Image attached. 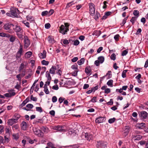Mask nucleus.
Instances as JSON below:
<instances>
[{
  "label": "nucleus",
  "instance_id": "nucleus-7",
  "mask_svg": "<svg viewBox=\"0 0 148 148\" xmlns=\"http://www.w3.org/2000/svg\"><path fill=\"white\" fill-rule=\"evenodd\" d=\"M140 117L141 119H147L148 116V113L145 111H142L139 114Z\"/></svg>",
  "mask_w": 148,
  "mask_h": 148
},
{
  "label": "nucleus",
  "instance_id": "nucleus-32",
  "mask_svg": "<svg viewBox=\"0 0 148 148\" xmlns=\"http://www.w3.org/2000/svg\"><path fill=\"white\" fill-rule=\"evenodd\" d=\"M49 42L50 43H53L54 42V40L53 38L51 37L50 36H49L48 38Z\"/></svg>",
  "mask_w": 148,
  "mask_h": 148
},
{
  "label": "nucleus",
  "instance_id": "nucleus-4",
  "mask_svg": "<svg viewBox=\"0 0 148 148\" xmlns=\"http://www.w3.org/2000/svg\"><path fill=\"white\" fill-rule=\"evenodd\" d=\"M89 10L90 13V14L92 16L95 13V5L94 4L92 3L89 4Z\"/></svg>",
  "mask_w": 148,
  "mask_h": 148
},
{
  "label": "nucleus",
  "instance_id": "nucleus-60",
  "mask_svg": "<svg viewBox=\"0 0 148 148\" xmlns=\"http://www.w3.org/2000/svg\"><path fill=\"white\" fill-rule=\"evenodd\" d=\"M119 34H116L114 36V38L116 41H118L119 40Z\"/></svg>",
  "mask_w": 148,
  "mask_h": 148
},
{
  "label": "nucleus",
  "instance_id": "nucleus-48",
  "mask_svg": "<svg viewBox=\"0 0 148 148\" xmlns=\"http://www.w3.org/2000/svg\"><path fill=\"white\" fill-rule=\"evenodd\" d=\"M32 52L31 51H29L28 52H27L26 54L25 55L27 56V57L28 58H29L31 55H32Z\"/></svg>",
  "mask_w": 148,
  "mask_h": 148
},
{
  "label": "nucleus",
  "instance_id": "nucleus-12",
  "mask_svg": "<svg viewBox=\"0 0 148 148\" xmlns=\"http://www.w3.org/2000/svg\"><path fill=\"white\" fill-rule=\"evenodd\" d=\"M24 47L25 48H27L29 45L30 42L28 38H25L24 39Z\"/></svg>",
  "mask_w": 148,
  "mask_h": 148
},
{
  "label": "nucleus",
  "instance_id": "nucleus-8",
  "mask_svg": "<svg viewBox=\"0 0 148 148\" xmlns=\"http://www.w3.org/2000/svg\"><path fill=\"white\" fill-rule=\"evenodd\" d=\"M12 27L13 29L16 33L20 32L22 30L21 27L16 24L13 25V24Z\"/></svg>",
  "mask_w": 148,
  "mask_h": 148
},
{
  "label": "nucleus",
  "instance_id": "nucleus-15",
  "mask_svg": "<svg viewBox=\"0 0 148 148\" xmlns=\"http://www.w3.org/2000/svg\"><path fill=\"white\" fill-rule=\"evenodd\" d=\"M17 119H12L9 120L8 121V124L10 125H12L13 124L16 123Z\"/></svg>",
  "mask_w": 148,
  "mask_h": 148
},
{
  "label": "nucleus",
  "instance_id": "nucleus-28",
  "mask_svg": "<svg viewBox=\"0 0 148 148\" xmlns=\"http://www.w3.org/2000/svg\"><path fill=\"white\" fill-rule=\"evenodd\" d=\"M98 59L100 63L101 64L103 62L104 60V58L103 56H100L98 57Z\"/></svg>",
  "mask_w": 148,
  "mask_h": 148
},
{
  "label": "nucleus",
  "instance_id": "nucleus-27",
  "mask_svg": "<svg viewBox=\"0 0 148 148\" xmlns=\"http://www.w3.org/2000/svg\"><path fill=\"white\" fill-rule=\"evenodd\" d=\"M23 46L22 45H20V46L19 49L18 51L16 53V54L22 55V52L23 51Z\"/></svg>",
  "mask_w": 148,
  "mask_h": 148
},
{
  "label": "nucleus",
  "instance_id": "nucleus-31",
  "mask_svg": "<svg viewBox=\"0 0 148 148\" xmlns=\"http://www.w3.org/2000/svg\"><path fill=\"white\" fill-rule=\"evenodd\" d=\"M62 42L65 45H67L69 43V40L65 39H62L61 40V42Z\"/></svg>",
  "mask_w": 148,
  "mask_h": 148
},
{
  "label": "nucleus",
  "instance_id": "nucleus-47",
  "mask_svg": "<svg viewBox=\"0 0 148 148\" xmlns=\"http://www.w3.org/2000/svg\"><path fill=\"white\" fill-rule=\"evenodd\" d=\"M48 12L47 11H45L42 12L41 13V15L43 16H45L48 15Z\"/></svg>",
  "mask_w": 148,
  "mask_h": 148
},
{
  "label": "nucleus",
  "instance_id": "nucleus-17",
  "mask_svg": "<svg viewBox=\"0 0 148 148\" xmlns=\"http://www.w3.org/2000/svg\"><path fill=\"white\" fill-rule=\"evenodd\" d=\"M49 72V73L48 71H47L46 73V76L47 78V80H48V85H49L50 82V81L51 79V77L50 74Z\"/></svg>",
  "mask_w": 148,
  "mask_h": 148
},
{
  "label": "nucleus",
  "instance_id": "nucleus-26",
  "mask_svg": "<svg viewBox=\"0 0 148 148\" xmlns=\"http://www.w3.org/2000/svg\"><path fill=\"white\" fill-rule=\"evenodd\" d=\"M44 91L45 93L46 94H49V92L48 90L47 85L46 84H45L44 85Z\"/></svg>",
  "mask_w": 148,
  "mask_h": 148
},
{
  "label": "nucleus",
  "instance_id": "nucleus-21",
  "mask_svg": "<svg viewBox=\"0 0 148 148\" xmlns=\"http://www.w3.org/2000/svg\"><path fill=\"white\" fill-rule=\"evenodd\" d=\"M133 137L134 138V140L135 141L140 140L142 138V136L140 135H134L133 136Z\"/></svg>",
  "mask_w": 148,
  "mask_h": 148
},
{
  "label": "nucleus",
  "instance_id": "nucleus-42",
  "mask_svg": "<svg viewBox=\"0 0 148 148\" xmlns=\"http://www.w3.org/2000/svg\"><path fill=\"white\" fill-rule=\"evenodd\" d=\"M116 55L114 53H113L110 56V58L111 60H114L116 59Z\"/></svg>",
  "mask_w": 148,
  "mask_h": 148
},
{
  "label": "nucleus",
  "instance_id": "nucleus-38",
  "mask_svg": "<svg viewBox=\"0 0 148 148\" xmlns=\"http://www.w3.org/2000/svg\"><path fill=\"white\" fill-rule=\"evenodd\" d=\"M100 16V14L99 13L97 12H96L95 14V19L96 20L98 19L99 18Z\"/></svg>",
  "mask_w": 148,
  "mask_h": 148
},
{
  "label": "nucleus",
  "instance_id": "nucleus-2",
  "mask_svg": "<svg viewBox=\"0 0 148 148\" xmlns=\"http://www.w3.org/2000/svg\"><path fill=\"white\" fill-rule=\"evenodd\" d=\"M13 24L10 23H7L3 26V29L6 30H8V32L10 33H12V31L10 28L12 26Z\"/></svg>",
  "mask_w": 148,
  "mask_h": 148
},
{
  "label": "nucleus",
  "instance_id": "nucleus-13",
  "mask_svg": "<svg viewBox=\"0 0 148 148\" xmlns=\"http://www.w3.org/2000/svg\"><path fill=\"white\" fill-rule=\"evenodd\" d=\"M39 57L41 59L45 58L46 56V52L45 50H44L43 53H40L39 54Z\"/></svg>",
  "mask_w": 148,
  "mask_h": 148
},
{
  "label": "nucleus",
  "instance_id": "nucleus-54",
  "mask_svg": "<svg viewBox=\"0 0 148 148\" xmlns=\"http://www.w3.org/2000/svg\"><path fill=\"white\" fill-rule=\"evenodd\" d=\"M51 27V25L49 23H46L45 25V27L46 29H48L50 28Z\"/></svg>",
  "mask_w": 148,
  "mask_h": 148
},
{
  "label": "nucleus",
  "instance_id": "nucleus-19",
  "mask_svg": "<svg viewBox=\"0 0 148 148\" xmlns=\"http://www.w3.org/2000/svg\"><path fill=\"white\" fill-rule=\"evenodd\" d=\"M129 127H125V129L124 130L123 135L125 136H127L129 132Z\"/></svg>",
  "mask_w": 148,
  "mask_h": 148
},
{
  "label": "nucleus",
  "instance_id": "nucleus-3",
  "mask_svg": "<svg viewBox=\"0 0 148 148\" xmlns=\"http://www.w3.org/2000/svg\"><path fill=\"white\" fill-rule=\"evenodd\" d=\"M69 30V28H66L65 27L62 25L60 27L59 32L62 33L63 34H65Z\"/></svg>",
  "mask_w": 148,
  "mask_h": 148
},
{
  "label": "nucleus",
  "instance_id": "nucleus-16",
  "mask_svg": "<svg viewBox=\"0 0 148 148\" xmlns=\"http://www.w3.org/2000/svg\"><path fill=\"white\" fill-rule=\"evenodd\" d=\"M29 101V97H27L25 100H24L22 103L19 105L20 108H22Z\"/></svg>",
  "mask_w": 148,
  "mask_h": 148
},
{
  "label": "nucleus",
  "instance_id": "nucleus-24",
  "mask_svg": "<svg viewBox=\"0 0 148 148\" xmlns=\"http://www.w3.org/2000/svg\"><path fill=\"white\" fill-rule=\"evenodd\" d=\"M10 127H6L5 128V133L6 136H10Z\"/></svg>",
  "mask_w": 148,
  "mask_h": 148
},
{
  "label": "nucleus",
  "instance_id": "nucleus-6",
  "mask_svg": "<svg viewBox=\"0 0 148 148\" xmlns=\"http://www.w3.org/2000/svg\"><path fill=\"white\" fill-rule=\"evenodd\" d=\"M11 12L12 16L16 17H18L19 11L18 9L14 8L11 11Z\"/></svg>",
  "mask_w": 148,
  "mask_h": 148
},
{
  "label": "nucleus",
  "instance_id": "nucleus-36",
  "mask_svg": "<svg viewBox=\"0 0 148 148\" xmlns=\"http://www.w3.org/2000/svg\"><path fill=\"white\" fill-rule=\"evenodd\" d=\"M26 18L27 21H33L34 19L31 16H26Z\"/></svg>",
  "mask_w": 148,
  "mask_h": 148
},
{
  "label": "nucleus",
  "instance_id": "nucleus-61",
  "mask_svg": "<svg viewBox=\"0 0 148 148\" xmlns=\"http://www.w3.org/2000/svg\"><path fill=\"white\" fill-rule=\"evenodd\" d=\"M19 127V125L17 124L16 125H14L12 126L13 129H14L15 130L18 129Z\"/></svg>",
  "mask_w": 148,
  "mask_h": 148
},
{
  "label": "nucleus",
  "instance_id": "nucleus-23",
  "mask_svg": "<svg viewBox=\"0 0 148 148\" xmlns=\"http://www.w3.org/2000/svg\"><path fill=\"white\" fill-rule=\"evenodd\" d=\"M101 32L100 31L95 30L92 33L93 35L98 36L101 34Z\"/></svg>",
  "mask_w": 148,
  "mask_h": 148
},
{
  "label": "nucleus",
  "instance_id": "nucleus-51",
  "mask_svg": "<svg viewBox=\"0 0 148 148\" xmlns=\"http://www.w3.org/2000/svg\"><path fill=\"white\" fill-rule=\"evenodd\" d=\"M79 43V41L77 40H76L74 41L73 45H74L77 46L78 45Z\"/></svg>",
  "mask_w": 148,
  "mask_h": 148
},
{
  "label": "nucleus",
  "instance_id": "nucleus-53",
  "mask_svg": "<svg viewBox=\"0 0 148 148\" xmlns=\"http://www.w3.org/2000/svg\"><path fill=\"white\" fill-rule=\"evenodd\" d=\"M77 66H78L77 64H75L72 65L71 67L73 69H78Z\"/></svg>",
  "mask_w": 148,
  "mask_h": 148
},
{
  "label": "nucleus",
  "instance_id": "nucleus-14",
  "mask_svg": "<svg viewBox=\"0 0 148 148\" xmlns=\"http://www.w3.org/2000/svg\"><path fill=\"white\" fill-rule=\"evenodd\" d=\"M21 129L23 130H26L27 127V123L26 122L23 121L21 124Z\"/></svg>",
  "mask_w": 148,
  "mask_h": 148
},
{
  "label": "nucleus",
  "instance_id": "nucleus-46",
  "mask_svg": "<svg viewBox=\"0 0 148 148\" xmlns=\"http://www.w3.org/2000/svg\"><path fill=\"white\" fill-rule=\"evenodd\" d=\"M16 34L19 38L21 39L23 38V35L20 32H17Z\"/></svg>",
  "mask_w": 148,
  "mask_h": 148
},
{
  "label": "nucleus",
  "instance_id": "nucleus-11",
  "mask_svg": "<svg viewBox=\"0 0 148 148\" xmlns=\"http://www.w3.org/2000/svg\"><path fill=\"white\" fill-rule=\"evenodd\" d=\"M84 136L85 139L89 141H90L92 139V136L88 133H85L84 134Z\"/></svg>",
  "mask_w": 148,
  "mask_h": 148
},
{
  "label": "nucleus",
  "instance_id": "nucleus-59",
  "mask_svg": "<svg viewBox=\"0 0 148 148\" xmlns=\"http://www.w3.org/2000/svg\"><path fill=\"white\" fill-rule=\"evenodd\" d=\"M113 103V99H110V101L107 103V104L109 105H112Z\"/></svg>",
  "mask_w": 148,
  "mask_h": 148
},
{
  "label": "nucleus",
  "instance_id": "nucleus-55",
  "mask_svg": "<svg viewBox=\"0 0 148 148\" xmlns=\"http://www.w3.org/2000/svg\"><path fill=\"white\" fill-rule=\"evenodd\" d=\"M65 98L62 97H60L58 99V101L60 103H61L63 102V101L64 100Z\"/></svg>",
  "mask_w": 148,
  "mask_h": 148
},
{
  "label": "nucleus",
  "instance_id": "nucleus-41",
  "mask_svg": "<svg viewBox=\"0 0 148 148\" xmlns=\"http://www.w3.org/2000/svg\"><path fill=\"white\" fill-rule=\"evenodd\" d=\"M113 80L112 79L109 80L108 82H107V84L108 86H112V85H113Z\"/></svg>",
  "mask_w": 148,
  "mask_h": 148
},
{
  "label": "nucleus",
  "instance_id": "nucleus-22",
  "mask_svg": "<svg viewBox=\"0 0 148 148\" xmlns=\"http://www.w3.org/2000/svg\"><path fill=\"white\" fill-rule=\"evenodd\" d=\"M58 131L60 132H64L65 131L63 127L61 125H58Z\"/></svg>",
  "mask_w": 148,
  "mask_h": 148
},
{
  "label": "nucleus",
  "instance_id": "nucleus-43",
  "mask_svg": "<svg viewBox=\"0 0 148 148\" xmlns=\"http://www.w3.org/2000/svg\"><path fill=\"white\" fill-rule=\"evenodd\" d=\"M128 49L124 50L122 52L121 55L122 56H125L128 53Z\"/></svg>",
  "mask_w": 148,
  "mask_h": 148
},
{
  "label": "nucleus",
  "instance_id": "nucleus-45",
  "mask_svg": "<svg viewBox=\"0 0 148 148\" xmlns=\"http://www.w3.org/2000/svg\"><path fill=\"white\" fill-rule=\"evenodd\" d=\"M36 110L40 112H42V109L41 107H36Z\"/></svg>",
  "mask_w": 148,
  "mask_h": 148
},
{
  "label": "nucleus",
  "instance_id": "nucleus-35",
  "mask_svg": "<svg viewBox=\"0 0 148 148\" xmlns=\"http://www.w3.org/2000/svg\"><path fill=\"white\" fill-rule=\"evenodd\" d=\"M15 40V38L14 36L13 35H11L10 37L9 40L10 41L13 42Z\"/></svg>",
  "mask_w": 148,
  "mask_h": 148
},
{
  "label": "nucleus",
  "instance_id": "nucleus-34",
  "mask_svg": "<svg viewBox=\"0 0 148 148\" xmlns=\"http://www.w3.org/2000/svg\"><path fill=\"white\" fill-rule=\"evenodd\" d=\"M137 17H133L131 19L130 21L132 23V25L134 24L136 20Z\"/></svg>",
  "mask_w": 148,
  "mask_h": 148
},
{
  "label": "nucleus",
  "instance_id": "nucleus-49",
  "mask_svg": "<svg viewBox=\"0 0 148 148\" xmlns=\"http://www.w3.org/2000/svg\"><path fill=\"white\" fill-rule=\"evenodd\" d=\"M33 105L31 104H28L26 106V107L29 109H32L33 107Z\"/></svg>",
  "mask_w": 148,
  "mask_h": 148
},
{
  "label": "nucleus",
  "instance_id": "nucleus-33",
  "mask_svg": "<svg viewBox=\"0 0 148 148\" xmlns=\"http://www.w3.org/2000/svg\"><path fill=\"white\" fill-rule=\"evenodd\" d=\"M127 71V70H125L123 71L122 73V77L123 78H125L126 77V73Z\"/></svg>",
  "mask_w": 148,
  "mask_h": 148
},
{
  "label": "nucleus",
  "instance_id": "nucleus-30",
  "mask_svg": "<svg viewBox=\"0 0 148 148\" xmlns=\"http://www.w3.org/2000/svg\"><path fill=\"white\" fill-rule=\"evenodd\" d=\"M101 87V84L100 83L99 85H97L95 87H93L91 88L93 92H95L96 90L98 89V88H99Z\"/></svg>",
  "mask_w": 148,
  "mask_h": 148
},
{
  "label": "nucleus",
  "instance_id": "nucleus-63",
  "mask_svg": "<svg viewBox=\"0 0 148 148\" xmlns=\"http://www.w3.org/2000/svg\"><path fill=\"white\" fill-rule=\"evenodd\" d=\"M96 97H94L91 99L90 101H91L93 103L97 101H96Z\"/></svg>",
  "mask_w": 148,
  "mask_h": 148
},
{
  "label": "nucleus",
  "instance_id": "nucleus-39",
  "mask_svg": "<svg viewBox=\"0 0 148 148\" xmlns=\"http://www.w3.org/2000/svg\"><path fill=\"white\" fill-rule=\"evenodd\" d=\"M133 14L134 16H137V17L139 16V12L137 10H134L133 12Z\"/></svg>",
  "mask_w": 148,
  "mask_h": 148
},
{
  "label": "nucleus",
  "instance_id": "nucleus-10",
  "mask_svg": "<svg viewBox=\"0 0 148 148\" xmlns=\"http://www.w3.org/2000/svg\"><path fill=\"white\" fill-rule=\"evenodd\" d=\"M105 120V117H99L96 119L95 122L97 123H101L104 121Z\"/></svg>",
  "mask_w": 148,
  "mask_h": 148
},
{
  "label": "nucleus",
  "instance_id": "nucleus-29",
  "mask_svg": "<svg viewBox=\"0 0 148 148\" xmlns=\"http://www.w3.org/2000/svg\"><path fill=\"white\" fill-rule=\"evenodd\" d=\"M85 60V59L84 58H82L80 60L78 61L77 62V64L80 65L84 63Z\"/></svg>",
  "mask_w": 148,
  "mask_h": 148
},
{
  "label": "nucleus",
  "instance_id": "nucleus-44",
  "mask_svg": "<svg viewBox=\"0 0 148 148\" xmlns=\"http://www.w3.org/2000/svg\"><path fill=\"white\" fill-rule=\"evenodd\" d=\"M42 64L43 65H47L49 63V62L48 61H46L45 60H43L41 62Z\"/></svg>",
  "mask_w": 148,
  "mask_h": 148
},
{
  "label": "nucleus",
  "instance_id": "nucleus-20",
  "mask_svg": "<svg viewBox=\"0 0 148 148\" xmlns=\"http://www.w3.org/2000/svg\"><path fill=\"white\" fill-rule=\"evenodd\" d=\"M85 71L87 75H89L91 74L90 73L91 71L90 67H86L85 69Z\"/></svg>",
  "mask_w": 148,
  "mask_h": 148
},
{
  "label": "nucleus",
  "instance_id": "nucleus-57",
  "mask_svg": "<svg viewBox=\"0 0 148 148\" xmlns=\"http://www.w3.org/2000/svg\"><path fill=\"white\" fill-rule=\"evenodd\" d=\"M31 100L35 101H36L37 100V98L36 97H34L33 95L31 96Z\"/></svg>",
  "mask_w": 148,
  "mask_h": 148
},
{
  "label": "nucleus",
  "instance_id": "nucleus-40",
  "mask_svg": "<svg viewBox=\"0 0 148 148\" xmlns=\"http://www.w3.org/2000/svg\"><path fill=\"white\" fill-rule=\"evenodd\" d=\"M25 67V66L24 64L23 63H22L20 66V67H19V71H21Z\"/></svg>",
  "mask_w": 148,
  "mask_h": 148
},
{
  "label": "nucleus",
  "instance_id": "nucleus-9",
  "mask_svg": "<svg viewBox=\"0 0 148 148\" xmlns=\"http://www.w3.org/2000/svg\"><path fill=\"white\" fill-rule=\"evenodd\" d=\"M146 126V124L143 123H138L136 125V127L140 129H143L145 128Z\"/></svg>",
  "mask_w": 148,
  "mask_h": 148
},
{
  "label": "nucleus",
  "instance_id": "nucleus-37",
  "mask_svg": "<svg viewBox=\"0 0 148 148\" xmlns=\"http://www.w3.org/2000/svg\"><path fill=\"white\" fill-rule=\"evenodd\" d=\"M116 120V119L115 118H111L108 121V123H114L115 120Z\"/></svg>",
  "mask_w": 148,
  "mask_h": 148
},
{
  "label": "nucleus",
  "instance_id": "nucleus-50",
  "mask_svg": "<svg viewBox=\"0 0 148 148\" xmlns=\"http://www.w3.org/2000/svg\"><path fill=\"white\" fill-rule=\"evenodd\" d=\"M23 23L27 27H29V22H26V21H23Z\"/></svg>",
  "mask_w": 148,
  "mask_h": 148
},
{
  "label": "nucleus",
  "instance_id": "nucleus-56",
  "mask_svg": "<svg viewBox=\"0 0 148 148\" xmlns=\"http://www.w3.org/2000/svg\"><path fill=\"white\" fill-rule=\"evenodd\" d=\"M73 1H71L70 2L68 3L66 5V8H69V7H70L72 5V4H73Z\"/></svg>",
  "mask_w": 148,
  "mask_h": 148
},
{
  "label": "nucleus",
  "instance_id": "nucleus-52",
  "mask_svg": "<svg viewBox=\"0 0 148 148\" xmlns=\"http://www.w3.org/2000/svg\"><path fill=\"white\" fill-rule=\"evenodd\" d=\"M52 101L53 103L56 102L57 100V97L55 96H53L52 98Z\"/></svg>",
  "mask_w": 148,
  "mask_h": 148
},
{
  "label": "nucleus",
  "instance_id": "nucleus-62",
  "mask_svg": "<svg viewBox=\"0 0 148 148\" xmlns=\"http://www.w3.org/2000/svg\"><path fill=\"white\" fill-rule=\"evenodd\" d=\"M110 92V88H107L105 89V93L108 94Z\"/></svg>",
  "mask_w": 148,
  "mask_h": 148
},
{
  "label": "nucleus",
  "instance_id": "nucleus-64",
  "mask_svg": "<svg viewBox=\"0 0 148 148\" xmlns=\"http://www.w3.org/2000/svg\"><path fill=\"white\" fill-rule=\"evenodd\" d=\"M49 114L52 116H54L55 115V111L53 110H52L50 111Z\"/></svg>",
  "mask_w": 148,
  "mask_h": 148
},
{
  "label": "nucleus",
  "instance_id": "nucleus-58",
  "mask_svg": "<svg viewBox=\"0 0 148 148\" xmlns=\"http://www.w3.org/2000/svg\"><path fill=\"white\" fill-rule=\"evenodd\" d=\"M54 12V11L53 9H51L48 12V15L50 16Z\"/></svg>",
  "mask_w": 148,
  "mask_h": 148
},
{
  "label": "nucleus",
  "instance_id": "nucleus-1",
  "mask_svg": "<svg viewBox=\"0 0 148 148\" xmlns=\"http://www.w3.org/2000/svg\"><path fill=\"white\" fill-rule=\"evenodd\" d=\"M97 143L98 146L97 148H99V147L101 148H105L107 147L108 145L106 142L102 140L97 141Z\"/></svg>",
  "mask_w": 148,
  "mask_h": 148
},
{
  "label": "nucleus",
  "instance_id": "nucleus-5",
  "mask_svg": "<svg viewBox=\"0 0 148 148\" xmlns=\"http://www.w3.org/2000/svg\"><path fill=\"white\" fill-rule=\"evenodd\" d=\"M33 130L34 134L38 137H42L43 136L44 134L40 130L35 128Z\"/></svg>",
  "mask_w": 148,
  "mask_h": 148
},
{
  "label": "nucleus",
  "instance_id": "nucleus-25",
  "mask_svg": "<svg viewBox=\"0 0 148 148\" xmlns=\"http://www.w3.org/2000/svg\"><path fill=\"white\" fill-rule=\"evenodd\" d=\"M41 130L43 131L44 132L47 133L48 131V129L47 127L42 126L40 128Z\"/></svg>",
  "mask_w": 148,
  "mask_h": 148
},
{
  "label": "nucleus",
  "instance_id": "nucleus-18",
  "mask_svg": "<svg viewBox=\"0 0 148 148\" xmlns=\"http://www.w3.org/2000/svg\"><path fill=\"white\" fill-rule=\"evenodd\" d=\"M56 69V66H52L51 68L49 70V73L51 74H55Z\"/></svg>",
  "mask_w": 148,
  "mask_h": 148
}]
</instances>
